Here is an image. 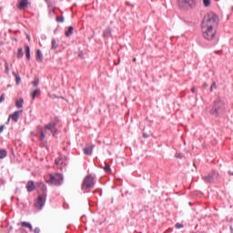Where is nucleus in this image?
<instances>
[{"mask_svg":"<svg viewBox=\"0 0 233 233\" xmlns=\"http://www.w3.org/2000/svg\"><path fill=\"white\" fill-rule=\"evenodd\" d=\"M219 18L218 15L210 13L204 16V19L201 24L202 30H208V28H214L218 25Z\"/></svg>","mask_w":233,"mask_h":233,"instance_id":"1","label":"nucleus"},{"mask_svg":"<svg viewBox=\"0 0 233 233\" xmlns=\"http://www.w3.org/2000/svg\"><path fill=\"white\" fill-rule=\"evenodd\" d=\"M225 102H223L221 98H217L213 103L210 114L215 117H219V116H223L225 114Z\"/></svg>","mask_w":233,"mask_h":233,"instance_id":"2","label":"nucleus"},{"mask_svg":"<svg viewBox=\"0 0 233 233\" xmlns=\"http://www.w3.org/2000/svg\"><path fill=\"white\" fill-rule=\"evenodd\" d=\"M46 181L50 185H54L55 187H59L60 185H63V175L59 173L51 174L49 176V179H46Z\"/></svg>","mask_w":233,"mask_h":233,"instance_id":"3","label":"nucleus"},{"mask_svg":"<svg viewBox=\"0 0 233 233\" xmlns=\"http://www.w3.org/2000/svg\"><path fill=\"white\" fill-rule=\"evenodd\" d=\"M94 187V177L93 176H86L84 179L82 185V190H90Z\"/></svg>","mask_w":233,"mask_h":233,"instance_id":"4","label":"nucleus"},{"mask_svg":"<svg viewBox=\"0 0 233 233\" xmlns=\"http://www.w3.org/2000/svg\"><path fill=\"white\" fill-rule=\"evenodd\" d=\"M178 5L180 8L190 10V8H193L194 5H196V0H178Z\"/></svg>","mask_w":233,"mask_h":233,"instance_id":"5","label":"nucleus"},{"mask_svg":"<svg viewBox=\"0 0 233 233\" xmlns=\"http://www.w3.org/2000/svg\"><path fill=\"white\" fill-rule=\"evenodd\" d=\"M203 35L208 41H212L216 37V30L214 28L202 29Z\"/></svg>","mask_w":233,"mask_h":233,"instance_id":"6","label":"nucleus"},{"mask_svg":"<svg viewBox=\"0 0 233 233\" xmlns=\"http://www.w3.org/2000/svg\"><path fill=\"white\" fill-rule=\"evenodd\" d=\"M55 163L60 170H63L65 167H66V158L63 156H59L56 160Z\"/></svg>","mask_w":233,"mask_h":233,"instance_id":"7","label":"nucleus"},{"mask_svg":"<svg viewBox=\"0 0 233 233\" xmlns=\"http://www.w3.org/2000/svg\"><path fill=\"white\" fill-rule=\"evenodd\" d=\"M218 177H219V174L213 172L205 177L204 179L207 183H214V181H218Z\"/></svg>","mask_w":233,"mask_h":233,"instance_id":"8","label":"nucleus"},{"mask_svg":"<svg viewBox=\"0 0 233 233\" xmlns=\"http://www.w3.org/2000/svg\"><path fill=\"white\" fill-rule=\"evenodd\" d=\"M46 198L43 196H39L35 203V208L38 210H41L43 207L45 206Z\"/></svg>","mask_w":233,"mask_h":233,"instance_id":"9","label":"nucleus"},{"mask_svg":"<svg viewBox=\"0 0 233 233\" xmlns=\"http://www.w3.org/2000/svg\"><path fill=\"white\" fill-rule=\"evenodd\" d=\"M28 5H30L28 0H18L17 8L18 10H25V8H28Z\"/></svg>","mask_w":233,"mask_h":233,"instance_id":"10","label":"nucleus"},{"mask_svg":"<svg viewBox=\"0 0 233 233\" xmlns=\"http://www.w3.org/2000/svg\"><path fill=\"white\" fill-rule=\"evenodd\" d=\"M21 114H23V111H15L14 114L9 116L8 121H10V119H12V121H14L15 123H17V121L19 120V116H21Z\"/></svg>","mask_w":233,"mask_h":233,"instance_id":"11","label":"nucleus"},{"mask_svg":"<svg viewBox=\"0 0 233 233\" xmlns=\"http://www.w3.org/2000/svg\"><path fill=\"white\" fill-rule=\"evenodd\" d=\"M57 126V122L53 121L50 122L49 124L45 126L44 130L46 132L47 130H50V132H54V129L56 128V127Z\"/></svg>","mask_w":233,"mask_h":233,"instance_id":"12","label":"nucleus"},{"mask_svg":"<svg viewBox=\"0 0 233 233\" xmlns=\"http://www.w3.org/2000/svg\"><path fill=\"white\" fill-rule=\"evenodd\" d=\"M94 150V146H86V147L84 148V154H86V156H92V151Z\"/></svg>","mask_w":233,"mask_h":233,"instance_id":"13","label":"nucleus"},{"mask_svg":"<svg viewBox=\"0 0 233 233\" xmlns=\"http://www.w3.org/2000/svg\"><path fill=\"white\" fill-rule=\"evenodd\" d=\"M27 192H34L35 190V185L34 181H28L26 184Z\"/></svg>","mask_w":233,"mask_h":233,"instance_id":"14","label":"nucleus"},{"mask_svg":"<svg viewBox=\"0 0 233 233\" xmlns=\"http://www.w3.org/2000/svg\"><path fill=\"white\" fill-rule=\"evenodd\" d=\"M35 59L38 61V63H43V53L39 49L36 50Z\"/></svg>","mask_w":233,"mask_h":233,"instance_id":"15","label":"nucleus"},{"mask_svg":"<svg viewBox=\"0 0 233 233\" xmlns=\"http://www.w3.org/2000/svg\"><path fill=\"white\" fill-rule=\"evenodd\" d=\"M103 35L104 37H110V35H112V30L110 29V27L106 28Z\"/></svg>","mask_w":233,"mask_h":233,"instance_id":"16","label":"nucleus"},{"mask_svg":"<svg viewBox=\"0 0 233 233\" xmlns=\"http://www.w3.org/2000/svg\"><path fill=\"white\" fill-rule=\"evenodd\" d=\"M74 34V26H69L68 30L66 32V36L70 37Z\"/></svg>","mask_w":233,"mask_h":233,"instance_id":"17","label":"nucleus"},{"mask_svg":"<svg viewBox=\"0 0 233 233\" xmlns=\"http://www.w3.org/2000/svg\"><path fill=\"white\" fill-rule=\"evenodd\" d=\"M26 59L30 60V46L28 45L25 46Z\"/></svg>","mask_w":233,"mask_h":233,"instance_id":"18","label":"nucleus"},{"mask_svg":"<svg viewBox=\"0 0 233 233\" xmlns=\"http://www.w3.org/2000/svg\"><path fill=\"white\" fill-rule=\"evenodd\" d=\"M21 225L23 227H25V228H29L30 232H32V230H34V228H32V225L28 222H22Z\"/></svg>","mask_w":233,"mask_h":233,"instance_id":"19","label":"nucleus"},{"mask_svg":"<svg viewBox=\"0 0 233 233\" xmlns=\"http://www.w3.org/2000/svg\"><path fill=\"white\" fill-rule=\"evenodd\" d=\"M25 101L23 100V98H20L19 100H16L15 105H16L17 108H23V103Z\"/></svg>","mask_w":233,"mask_h":233,"instance_id":"20","label":"nucleus"},{"mask_svg":"<svg viewBox=\"0 0 233 233\" xmlns=\"http://www.w3.org/2000/svg\"><path fill=\"white\" fill-rule=\"evenodd\" d=\"M8 153H6V150L5 149L0 150V159H5V157H6Z\"/></svg>","mask_w":233,"mask_h":233,"instance_id":"21","label":"nucleus"},{"mask_svg":"<svg viewBox=\"0 0 233 233\" xmlns=\"http://www.w3.org/2000/svg\"><path fill=\"white\" fill-rule=\"evenodd\" d=\"M37 185L43 192H46V186H45V184L43 182H38Z\"/></svg>","mask_w":233,"mask_h":233,"instance_id":"22","label":"nucleus"},{"mask_svg":"<svg viewBox=\"0 0 233 233\" xmlns=\"http://www.w3.org/2000/svg\"><path fill=\"white\" fill-rule=\"evenodd\" d=\"M102 167L107 174H110V172H112V170L110 169V166L108 164H105V167Z\"/></svg>","mask_w":233,"mask_h":233,"instance_id":"23","label":"nucleus"},{"mask_svg":"<svg viewBox=\"0 0 233 233\" xmlns=\"http://www.w3.org/2000/svg\"><path fill=\"white\" fill-rule=\"evenodd\" d=\"M13 74L15 77L16 85H19V83H21V76L17 73H13Z\"/></svg>","mask_w":233,"mask_h":233,"instance_id":"24","label":"nucleus"},{"mask_svg":"<svg viewBox=\"0 0 233 233\" xmlns=\"http://www.w3.org/2000/svg\"><path fill=\"white\" fill-rule=\"evenodd\" d=\"M57 42L56 41V39H53L52 40V49L53 50H56V49H57Z\"/></svg>","mask_w":233,"mask_h":233,"instance_id":"25","label":"nucleus"},{"mask_svg":"<svg viewBox=\"0 0 233 233\" xmlns=\"http://www.w3.org/2000/svg\"><path fill=\"white\" fill-rule=\"evenodd\" d=\"M24 54H23V48H18V53H17V57L18 59H21V57H23Z\"/></svg>","mask_w":233,"mask_h":233,"instance_id":"26","label":"nucleus"},{"mask_svg":"<svg viewBox=\"0 0 233 233\" xmlns=\"http://www.w3.org/2000/svg\"><path fill=\"white\" fill-rule=\"evenodd\" d=\"M45 134H46V131L44 129V131H41L40 133V141L45 140Z\"/></svg>","mask_w":233,"mask_h":233,"instance_id":"27","label":"nucleus"},{"mask_svg":"<svg viewBox=\"0 0 233 233\" xmlns=\"http://www.w3.org/2000/svg\"><path fill=\"white\" fill-rule=\"evenodd\" d=\"M218 88V85H216V82H213L210 86V92H214V89Z\"/></svg>","mask_w":233,"mask_h":233,"instance_id":"28","label":"nucleus"},{"mask_svg":"<svg viewBox=\"0 0 233 233\" xmlns=\"http://www.w3.org/2000/svg\"><path fill=\"white\" fill-rule=\"evenodd\" d=\"M37 94H39V89H35V91H33L32 93L33 99H35V96H37Z\"/></svg>","mask_w":233,"mask_h":233,"instance_id":"29","label":"nucleus"},{"mask_svg":"<svg viewBox=\"0 0 233 233\" xmlns=\"http://www.w3.org/2000/svg\"><path fill=\"white\" fill-rule=\"evenodd\" d=\"M56 21H57L58 23H64L65 17H63V16H57V17H56Z\"/></svg>","mask_w":233,"mask_h":233,"instance_id":"30","label":"nucleus"},{"mask_svg":"<svg viewBox=\"0 0 233 233\" xmlns=\"http://www.w3.org/2000/svg\"><path fill=\"white\" fill-rule=\"evenodd\" d=\"M203 3L205 6H210V0H203Z\"/></svg>","mask_w":233,"mask_h":233,"instance_id":"31","label":"nucleus"},{"mask_svg":"<svg viewBox=\"0 0 233 233\" xmlns=\"http://www.w3.org/2000/svg\"><path fill=\"white\" fill-rule=\"evenodd\" d=\"M5 74H8V72H10V68L8 67V62L5 61Z\"/></svg>","mask_w":233,"mask_h":233,"instance_id":"32","label":"nucleus"},{"mask_svg":"<svg viewBox=\"0 0 233 233\" xmlns=\"http://www.w3.org/2000/svg\"><path fill=\"white\" fill-rule=\"evenodd\" d=\"M175 157H177V159H181L183 157V155H181L180 153H176Z\"/></svg>","mask_w":233,"mask_h":233,"instance_id":"33","label":"nucleus"},{"mask_svg":"<svg viewBox=\"0 0 233 233\" xmlns=\"http://www.w3.org/2000/svg\"><path fill=\"white\" fill-rule=\"evenodd\" d=\"M33 85H34V86H37V85H39V79H35L33 81Z\"/></svg>","mask_w":233,"mask_h":233,"instance_id":"34","label":"nucleus"},{"mask_svg":"<svg viewBox=\"0 0 233 233\" xmlns=\"http://www.w3.org/2000/svg\"><path fill=\"white\" fill-rule=\"evenodd\" d=\"M176 228H183V224L177 223Z\"/></svg>","mask_w":233,"mask_h":233,"instance_id":"35","label":"nucleus"},{"mask_svg":"<svg viewBox=\"0 0 233 233\" xmlns=\"http://www.w3.org/2000/svg\"><path fill=\"white\" fill-rule=\"evenodd\" d=\"M3 101H5V94L0 96V103H3Z\"/></svg>","mask_w":233,"mask_h":233,"instance_id":"36","label":"nucleus"},{"mask_svg":"<svg viewBox=\"0 0 233 233\" xmlns=\"http://www.w3.org/2000/svg\"><path fill=\"white\" fill-rule=\"evenodd\" d=\"M35 233H40L41 232V229L39 228H35L34 230Z\"/></svg>","mask_w":233,"mask_h":233,"instance_id":"37","label":"nucleus"},{"mask_svg":"<svg viewBox=\"0 0 233 233\" xmlns=\"http://www.w3.org/2000/svg\"><path fill=\"white\" fill-rule=\"evenodd\" d=\"M5 130V126H0V134H2V132H4Z\"/></svg>","mask_w":233,"mask_h":233,"instance_id":"38","label":"nucleus"},{"mask_svg":"<svg viewBox=\"0 0 233 233\" xmlns=\"http://www.w3.org/2000/svg\"><path fill=\"white\" fill-rule=\"evenodd\" d=\"M191 92H192V94H196V87H192Z\"/></svg>","mask_w":233,"mask_h":233,"instance_id":"39","label":"nucleus"},{"mask_svg":"<svg viewBox=\"0 0 233 233\" xmlns=\"http://www.w3.org/2000/svg\"><path fill=\"white\" fill-rule=\"evenodd\" d=\"M143 137H148V135L144 134Z\"/></svg>","mask_w":233,"mask_h":233,"instance_id":"40","label":"nucleus"},{"mask_svg":"<svg viewBox=\"0 0 233 233\" xmlns=\"http://www.w3.org/2000/svg\"><path fill=\"white\" fill-rule=\"evenodd\" d=\"M134 63H136V61H137L136 58L133 59Z\"/></svg>","mask_w":233,"mask_h":233,"instance_id":"41","label":"nucleus"},{"mask_svg":"<svg viewBox=\"0 0 233 233\" xmlns=\"http://www.w3.org/2000/svg\"><path fill=\"white\" fill-rule=\"evenodd\" d=\"M7 86H11L10 85H8Z\"/></svg>","mask_w":233,"mask_h":233,"instance_id":"42","label":"nucleus"}]
</instances>
